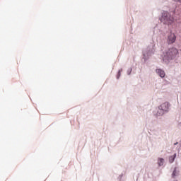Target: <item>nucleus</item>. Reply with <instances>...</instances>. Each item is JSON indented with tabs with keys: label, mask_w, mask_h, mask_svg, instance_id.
I'll return each instance as SVG.
<instances>
[{
	"label": "nucleus",
	"mask_w": 181,
	"mask_h": 181,
	"mask_svg": "<svg viewBox=\"0 0 181 181\" xmlns=\"http://www.w3.org/2000/svg\"><path fill=\"white\" fill-rule=\"evenodd\" d=\"M179 57V50L176 47H171L166 49L163 53V60L166 64H169L172 60Z\"/></svg>",
	"instance_id": "1"
},
{
	"label": "nucleus",
	"mask_w": 181,
	"mask_h": 181,
	"mask_svg": "<svg viewBox=\"0 0 181 181\" xmlns=\"http://www.w3.org/2000/svg\"><path fill=\"white\" fill-rule=\"evenodd\" d=\"M159 20L160 21L161 23L165 26H171V25H173L175 22V18L173 16H172L170 13L165 11H163L161 13V16L159 18Z\"/></svg>",
	"instance_id": "2"
},
{
	"label": "nucleus",
	"mask_w": 181,
	"mask_h": 181,
	"mask_svg": "<svg viewBox=\"0 0 181 181\" xmlns=\"http://www.w3.org/2000/svg\"><path fill=\"white\" fill-rule=\"evenodd\" d=\"M169 111H170V103L165 102L158 107L156 115V117H162L165 114H168Z\"/></svg>",
	"instance_id": "3"
},
{
	"label": "nucleus",
	"mask_w": 181,
	"mask_h": 181,
	"mask_svg": "<svg viewBox=\"0 0 181 181\" xmlns=\"http://www.w3.org/2000/svg\"><path fill=\"white\" fill-rule=\"evenodd\" d=\"M153 54V45H149L145 50L143 51V57L144 62H146L149 57Z\"/></svg>",
	"instance_id": "4"
},
{
	"label": "nucleus",
	"mask_w": 181,
	"mask_h": 181,
	"mask_svg": "<svg viewBox=\"0 0 181 181\" xmlns=\"http://www.w3.org/2000/svg\"><path fill=\"white\" fill-rule=\"evenodd\" d=\"M166 41L168 45H173L176 42V35L174 33L170 32L167 35Z\"/></svg>",
	"instance_id": "5"
},
{
	"label": "nucleus",
	"mask_w": 181,
	"mask_h": 181,
	"mask_svg": "<svg viewBox=\"0 0 181 181\" xmlns=\"http://www.w3.org/2000/svg\"><path fill=\"white\" fill-rule=\"evenodd\" d=\"M156 74H157V76H159L160 78H165V76H166L165 71L162 69H156Z\"/></svg>",
	"instance_id": "6"
},
{
	"label": "nucleus",
	"mask_w": 181,
	"mask_h": 181,
	"mask_svg": "<svg viewBox=\"0 0 181 181\" xmlns=\"http://www.w3.org/2000/svg\"><path fill=\"white\" fill-rule=\"evenodd\" d=\"M164 164H165V159L162 158H158V165L159 166V168H160L161 166H163Z\"/></svg>",
	"instance_id": "7"
},
{
	"label": "nucleus",
	"mask_w": 181,
	"mask_h": 181,
	"mask_svg": "<svg viewBox=\"0 0 181 181\" xmlns=\"http://www.w3.org/2000/svg\"><path fill=\"white\" fill-rule=\"evenodd\" d=\"M177 168H174V170L173 171V173H172V177L173 178V179H175V176H178L179 175V171H177Z\"/></svg>",
	"instance_id": "8"
},
{
	"label": "nucleus",
	"mask_w": 181,
	"mask_h": 181,
	"mask_svg": "<svg viewBox=\"0 0 181 181\" xmlns=\"http://www.w3.org/2000/svg\"><path fill=\"white\" fill-rule=\"evenodd\" d=\"M177 154L175 153L173 156H170L169 157V162L170 163H173L175 162V160L176 159Z\"/></svg>",
	"instance_id": "9"
},
{
	"label": "nucleus",
	"mask_w": 181,
	"mask_h": 181,
	"mask_svg": "<svg viewBox=\"0 0 181 181\" xmlns=\"http://www.w3.org/2000/svg\"><path fill=\"white\" fill-rule=\"evenodd\" d=\"M121 73H122V69H120L119 71H118V73H117V79H119V77H121Z\"/></svg>",
	"instance_id": "10"
},
{
	"label": "nucleus",
	"mask_w": 181,
	"mask_h": 181,
	"mask_svg": "<svg viewBox=\"0 0 181 181\" xmlns=\"http://www.w3.org/2000/svg\"><path fill=\"white\" fill-rule=\"evenodd\" d=\"M153 135H155V136H159V135H160L158 130H153Z\"/></svg>",
	"instance_id": "11"
},
{
	"label": "nucleus",
	"mask_w": 181,
	"mask_h": 181,
	"mask_svg": "<svg viewBox=\"0 0 181 181\" xmlns=\"http://www.w3.org/2000/svg\"><path fill=\"white\" fill-rule=\"evenodd\" d=\"M127 75H131V73H132V68H129L127 71Z\"/></svg>",
	"instance_id": "12"
},
{
	"label": "nucleus",
	"mask_w": 181,
	"mask_h": 181,
	"mask_svg": "<svg viewBox=\"0 0 181 181\" xmlns=\"http://www.w3.org/2000/svg\"><path fill=\"white\" fill-rule=\"evenodd\" d=\"M174 145H178V149H181V142H176L174 144Z\"/></svg>",
	"instance_id": "13"
},
{
	"label": "nucleus",
	"mask_w": 181,
	"mask_h": 181,
	"mask_svg": "<svg viewBox=\"0 0 181 181\" xmlns=\"http://www.w3.org/2000/svg\"><path fill=\"white\" fill-rule=\"evenodd\" d=\"M119 181H122V180H121V179H122V174H121L119 176Z\"/></svg>",
	"instance_id": "14"
},
{
	"label": "nucleus",
	"mask_w": 181,
	"mask_h": 181,
	"mask_svg": "<svg viewBox=\"0 0 181 181\" xmlns=\"http://www.w3.org/2000/svg\"><path fill=\"white\" fill-rule=\"evenodd\" d=\"M175 2H180L181 4V0H173Z\"/></svg>",
	"instance_id": "15"
},
{
	"label": "nucleus",
	"mask_w": 181,
	"mask_h": 181,
	"mask_svg": "<svg viewBox=\"0 0 181 181\" xmlns=\"http://www.w3.org/2000/svg\"><path fill=\"white\" fill-rule=\"evenodd\" d=\"M174 181H177V180H174Z\"/></svg>",
	"instance_id": "16"
}]
</instances>
